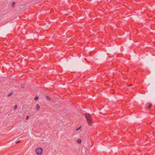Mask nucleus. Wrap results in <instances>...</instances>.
Wrapping results in <instances>:
<instances>
[{
  "label": "nucleus",
  "mask_w": 155,
  "mask_h": 155,
  "mask_svg": "<svg viewBox=\"0 0 155 155\" xmlns=\"http://www.w3.org/2000/svg\"><path fill=\"white\" fill-rule=\"evenodd\" d=\"M84 116L87 120L88 124L90 126H91V118L89 114L86 113L84 114Z\"/></svg>",
  "instance_id": "nucleus-1"
},
{
  "label": "nucleus",
  "mask_w": 155,
  "mask_h": 155,
  "mask_svg": "<svg viewBox=\"0 0 155 155\" xmlns=\"http://www.w3.org/2000/svg\"><path fill=\"white\" fill-rule=\"evenodd\" d=\"M43 151V149L41 148H38L36 149L35 152L38 155H41Z\"/></svg>",
  "instance_id": "nucleus-2"
},
{
  "label": "nucleus",
  "mask_w": 155,
  "mask_h": 155,
  "mask_svg": "<svg viewBox=\"0 0 155 155\" xmlns=\"http://www.w3.org/2000/svg\"><path fill=\"white\" fill-rule=\"evenodd\" d=\"M36 108L37 109V110H38L40 108V106L39 104H37L35 106Z\"/></svg>",
  "instance_id": "nucleus-3"
},
{
  "label": "nucleus",
  "mask_w": 155,
  "mask_h": 155,
  "mask_svg": "<svg viewBox=\"0 0 155 155\" xmlns=\"http://www.w3.org/2000/svg\"><path fill=\"white\" fill-rule=\"evenodd\" d=\"M152 105L150 103L149 104V106H148V108H151L152 107Z\"/></svg>",
  "instance_id": "nucleus-4"
},
{
  "label": "nucleus",
  "mask_w": 155,
  "mask_h": 155,
  "mask_svg": "<svg viewBox=\"0 0 155 155\" xmlns=\"http://www.w3.org/2000/svg\"><path fill=\"white\" fill-rule=\"evenodd\" d=\"M46 98L49 101H50L51 100L50 98L48 96H46Z\"/></svg>",
  "instance_id": "nucleus-5"
},
{
  "label": "nucleus",
  "mask_w": 155,
  "mask_h": 155,
  "mask_svg": "<svg viewBox=\"0 0 155 155\" xmlns=\"http://www.w3.org/2000/svg\"><path fill=\"white\" fill-rule=\"evenodd\" d=\"M77 141L79 143H81V140L80 139H78Z\"/></svg>",
  "instance_id": "nucleus-6"
},
{
  "label": "nucleus",
  "mask_w": 155,
  "mask_h": 155,
  "mask_svg": "<svg viewBox=\"0 0 155 155\" xmlns=\"http://www.w3.org/2000/svg\"><path fill=\"white\" fill-rule=\"evenodd\" d=\"M81 126H80L79 127H78V128L76 130V131H78L79 130H80L81 129Z\"/></svg>",
  "instance_id": "nucleus-7"
},
{
  "label": "nucleus",
  "mask_w": 155,
  "mask_h": 155,
  "mask_svg": "<svg viewBox=\"0 0 155 155\" xmlns=\"http://www.w3.org/2000/svg\"><path fill=\"white\" fill-rule=\"evenodd\" d=\"M17 105H15L14 106V110H15L17 108Z\"/></svg>",
  "instance_id": "nucleus-8"
},
{
  "label": "nucleus",
  "mask_w": 155,
  "mask_h": 155,
  "mask_svg": "<svg viewBox=\"0 0 155 155\" xmlns=\"http://www.w3.org/2000/svg\"><path fill=\"white\" fill-rule=\"evenodd\" d=\"M15 2H13L12 4V7H13L14 5H15Z\"/></svg>",
  "instance_id": "nucleus-9"
},
{
  "label": "nucleus",
  "mask_w": 155,
  "mask_h": 155,
  "mask_svg": "<svg viewBox=\"0 0 155 155\" xmlns=\"http://www.w3.org/2000/svg\"><path fill=\"white\" fill-rule=\"evenodd\" d=\"M38 99V97H36L35 98V100H37Z\"/></svg>",
  "instance_id": "nucleus-10"
},
{
  "label": "nucleus",
  "mask_w": 155,
  "mask_h": 155,
  "mask_svg": "<svg viewBox=\"0 0 155 155\" xmlns=\"http://www.w3.org/2000/svg\"><path fill=\"white\" fill-rule=\"evenodd\" d=\"M21 87L22 88H24L25 87V85L24 84H22L21 85Z\"/></svg>",
  "instance_id": "nucleus-11"
},
{
  "label": "nucleus",
  "mask_w": 155,
  "mask_h": 155,
  "mask_svg": "<svg viewBox=\"0 0 155 155\" xmlns=\"http://www.w3.org/2000/svg\"><path fill=\"white\" fill-rule=\"evenodd\" d=\"M12 94V93H10L8 95V97H10Z\"/></svg>",
  "instance_id": "nucleus-12"
},
{
  "label": "nucleus",
  "mask_w": 155,
  "mask_h": 155,
  "mask_svg": "<svg viewBox=\"0 0 155 155\" xmlns=\"http://www.w3.org/2000/svg\"><path fill=\"white\" fill-rule=\"evenodd\" d=\"M20 142H21V141L20 140L17 141H16V143H20Z\"/></svg>",
  "instance_id": "nucleus-13"
},
{
  "label": "nucleus",
  "mask_w": 155,
  "mask_h": 155,
  "mask_svg": "<svg viewBox=\"0 0 155 155\" xmlns=\"http://www.w3.org/2000/svg\"><path fill=\"white\" fill-rule=\"evenodd\" d=\"M29 118V117L28 116H27L26 118V120H27Z\"/></svg>",
  "instance_id": "nucleus-14"
},
{
  "label": "nucleus",
  "mask_w": 155,
  "mask_h": 155,
  "mask_svg": "<svg viewBox=\"0 0 155 155\" xmlns=\"http://www.w3.org/2000/svg\"><path fill=\"white\" fill-rule=\"evenodd\" d=\"M133 86V84H130V85H129V86Z\"/></svg>",
  "instance_id": "nucleus-15"
}]
</instances>
